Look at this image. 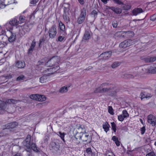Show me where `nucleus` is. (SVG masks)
Segmentation results:
<instances>
[{
  "instance_id": "f257e3e1",
  "label": "nucleus",
  "mask_w": 156,
  "mask_h": 156,
  "mask_svg": "<svg viewBox=\"0 0 156 156\" xmlns=\"http://www.w3.org/2000/svg\"><path fill=\"white\" fill-rule=\"evenodd\" d=\"M31 136L28 135L25 140L23 142V148L27 152L31 153L32 150L34 152H39V148L37 147L36 144L34 143L31 144Z\"/></svg>"
},
{
  "instance_id": "f03ea898",
  "label": "nucleus",
  "mask_w": 156,
  "mask_h": 156,
  "mask_svg": "<svg viewBox=\"0 0 156 156\" xmlns=\"http://www.w3.org/2000/svg\"><path fill=\"white\" fill-rule=\"evenodd\" d=\"M78 129L80 131L83 130L84 132H81L77 134V137L79 138L80 140H82L83 142H87L90 143V140L88 141L89 138H90V136H89L88 134L85 131V129L84 127H82L81 126H80L78 128Z\"/></svg>"
},
{
  "instance_id": "7ed1b4c3",
  "label": "nucleus",
  "mask_w": 156,
  "mask_h": 156,
  "mask_svg": "<svg viewBox=\"0 0 156 156\" xmlns=\"http://www.w3.org/2000/svg\"><path fill=\"white\" fill-rule=\"evenodd\" d=\"M18 102V101L13 99L7 100L5 102L0 101V110H5L6 107V103L9 104H15Z\"/></svg>"
},
{
  "instance_id": "20e7f679",
  "label": "nucleus",
  "mask_w": 156,
  "mask_h": 156,
  "mask_svg": "<svg viewBox=\"0 0 156 156\" xmlns=\"http://www.w3.org/2000/svg\"><path fill=\"white\" fill-rule=\"evenodd\" d=\"M48 34L49 38L53 39L54 38L57 34V27L55 25H52L49 29Z\"/></svg>"
},
{
  "instance_id": "39448f33",
  "label": "nucleus",
  "mask_w": 156,
  "mask_h": 156,
  "mask_svg": "<svg viewBox=\"0 0 156 156\" xmlns=\"http://www.w3.org/2000/svg\"><path fill=\"white\" fill-rule=\"evenodd\" d=\"M134 44L135 41L134 40L131 39L126 40L121 43L119 44V47L122 48H126Z\"/></svg>"
},
{
  "instance_id": "423d86ee",
  "label": "nucleus",
  "mask_w": 156,
  "mask_h": 156,
  "mask_svg": "<svg viewBox=\"0 0 156 156\" xmlns=\"http://www.w3.org/2000/svg\"><path fill=\"white\" fill-rule=\"evenodd\" d=\"M86 14V10L85 8H83L81 10L79 17H78L77 23L79 24H81L84 21Z\"/></svg>"
},
{
  "instance_id": "0eeeda50",
  "label": "nucleus",
  "mask_w": 156,
  "mask_h": 156,
  "mask_svg": "<svg viewBox=\"0 0 156 156\" xmlns=\"http://www.w3.org/2000/svg\"><path fill=\"white\" fill-rule=\"evenodd\" d=\"M0 8H4L6 6L14 3V0H0Z\"/></svg>"
},
{
  "instance_id": "6e6552de",
  "label": "nucleus",
  "mask_w": 156,
  "mask_h": 156,
  "mask_svg": "<svg viewBox=\"0 0 156 156\" xmlns=\"http://www.w3.org/2000/svg\"><path fill=\"white\" fill-rule=\"evenodd\" d=\"M147 121L153 126H155L156 124V117L152 115H150L147 116Z\"/></svg>"
},
{
  "instance_id": "1a4fd4ad",
  "label": "nucleus",
  "mask_w": 156,
  "mask_h": 156,
  "mask_svg": "<svg viewBox=\"0 0 156 156\" xmlns=\"http://www.w3.org/2000/svg\"><path fill=\"white\" fill-rule=\"evenodd\" d=\"M59 68L58 66H57L53 68L47 69L44 70V73L46 74H52L58 70Z\"/></svg>"
},
{
  "instance_id": "9d476101",
  "label": "nucleus",
  "mask_w": 156,
  "mask_h": 156,
  "mask_svg": "<svg viewBox=\"0 0 156 156\" xmlns=\"http://www.w3.org/2000/svg\"><path fill=\"white\" fill-rule=\"evenodd\" d=\"M69 9L66 8L64 10V13L63 15V19L66 23L70 22V20L69 18V14L68 12Z\"/></svg>"
},
{
  "instance_id": "9b49d317",
  "label": "nucleus",
  "mask_w": 156,
  "mask_h": 156,
  "mask_svg": "<svg viewBox=\"0 0 156 156\" xmlns=\"http://www.w3.org/2000/svg\"><path fill=\"white\" fill-rule=\"evenodd\" d=\"M18 125V123L17 122H14L11 123H8L5 125V129L7 131L9 129H13L15 128Z\"/></svg>"
},
{
  "instance_id": "f8f14e48",
  "label": "nucleus",
  "mask_w": 156,
  "mask_h": 156,
  "mask_svg": "<svg viewBox=\"0 0 156 156\" xmlns=\"http://www.w3.org/2000/svg\"><path fill=\"white\" fill-rule=\"evenodd\" d=\"M142 70L143 71L145 70V72L147 73H156V67L151 66H149L147 69L144 68L142 69Z\"/></svg>"
},
{
  "instance_id": "ddd939ff",
  "label": "nucleus",
  "mask_w": 156,
  "mask_h": 156,
  "mask_svg": "<svg viewBox=\"0 0 156 156\" xmlns=\"http://www.w3.org/2000/svg\"><path fill=\"white\" fill-rule=\"evenodd\" d=\"M112 54L111 51H109L105 52L101 54L100 56V57L103 59H106L110 58Z\"/></svg>"
},
{
  "instance_id": "4468645a",
  "label": "nucleus",
  "mask_w": 156,
  "mask_h": 156,
  "mask_svg": "<svg viewBox=\"0 0 156 156\" xmlns=\"http://www.w3.org/2000/svg\"><path fill=\"white\" fill-rule=\"evenodd\" d=\"M152 96L150 94L147 93L145 91H142L140 95V97L141 100L144 98H150Z\"/></svg>"
},
{
  "instance_id": "2eb2a0df",
  "label": "nucleus",
  "mask_w": 156,
  "mask_h": 156,
  "mask_svg": "<svg viewBox=\"0 0 156 156\" xmlns=\"http://www.w3.org/2000/svg\"><path fill=\"white\" fill-rule=\"evenodd\" d=\"M125 38H128L133 37L134 36V33L132 31H124Z\"/></svg>"
},
{
  "instance_id": "dca6fc26",
  "label": "nucleus",
  "mask_w": 156,
  "mask_h": 156,
  "mask_svg": "<svg viewBox=\"0 0 156 156\" xmlns=\"http://www.w3.org/2000/svg\"><path fill=\"white\" fill-rule=\"evenodd\" d=\"M60 61V58L57 56H54L50 59V61L51 62H54L55 65L57 66L58 62Z\"/></svg>"
},
{
  "instance_id": "f3484780",
  "label": "nucleus",
  "mask_w": 156,
  "mask_h": 156,
  "mask_svg": "<svg viewBox=\"0 0 156 156\" xmlns=\"http://www.w3.org/2000/svg\"><path fill=\"white\" fill-rule=\"evenodd\" d=\"M60 61V58L57 56H54L50 59V61L51 62H54L55 65L57 66L58 62Z\"/></svg>"
},
{
  "instance_id": "a211bd4d",
  "label": "nucleus",
  "mask_w": 156,
  "mask_h": 156,
  "mask_svg": "<svg viewBox=\"0 0 156 156\" xmlns=\"http://www.w3.org/2000/svg\"><path fill=\"white\" fill-rule=\"evenodd\" d=\"M108 85V83H102L101 84L100 87L98 88H97L94 90V93H102L101 92V88L104 87H105L106 86Z\"/></svg>"
},
{
  "instance_id": "6ab92c4d",
  "label": "nucleus",
  "mask_w": 156,
  "mask_h": 156,
  "mask_svg": "<svg viewBox=\"0 0 156 156\" xmlns=\"http://www.w3.org/2000/svg\"><path fill=\"white\" fill-rule=\"evenodd\" d=\"M50 147L52 150H54L56 151H57L59 150V146L58 144H57L55 142H52L51 144Z\"/></svg>"
},
{
  "instance_id": "aec40b11",
  "label": "nucleus",
  "mask_w": 156,
  "mask_h": 156,
  "mask_svg": "<svg viewBox=\"0 0 156 156\" xmlns=\"http://www.w3.org/2000/svg\"><path fill=\"white\" fill-rule=\"evenodd\" d=\"M108 85L104 87L101 88L102 93H105L108 92L111 89V84L108 83Z\"/></svg>"
},
{
  "instance_id": "412c9836",
  "label": "nucleus",
  "mask_w": 156,
  "mask_h": 156,
  "mask_svg": "<svg viewBox=\"0 0 156 156\" xmlns=\"http://www.w3.org/2000/svg\"><path fill=\"white\" fill-rule=\"evenodd\" d=\"M58 28L61 31L65 33L66 31L65 26L61 21H58Z\"/></svg>"
},
{
  "instance_id": "4be33fe9",
  "label": "nucleus",
  "mask_w": 156,
  "mask_h": 156,
  "mask_svg": "<svg viewBox=\"0 0 156 156\" xmlns=\"http://www.w3.org/2000/svg\"><path fill=\"white\" fill-rule=\"evenodd\" d=\"M25 66V63L20 61H17L16 64V66L19 68H24Z\"/></svg>"
},
{
  "instance_id": "5701e85b",
  "label": "nucleus",
  "mask_w": 156,
  "mask_h": 156,
  "mask_svg": "<svg viewBox=\"0 0 156 156\" xmlns=\"http://www.w3.org/2000/svg\"><path fill=\"white\" fill-rule=\"evenodd\" d=\"M49 78L48 76H43L40 78V82L43 83L48 81L49 80Z\"/></svg>"
},
{
  "instance_id": "b1692460",
  "label": "nucleus",
  "mask_w": 156,
  "mask_h": 156,
  "mask_svg": "<svg viewBox=\"0 0 156 156\" xmlns=\"http://www.w3.org/2000/svg\"><path fill=\"white\" fill-rule=\"evenodd\" d=\"M143 12L142 9L140 8L135 9L133 11V13L134 15L136 16Z\"/></svg>"
},
{
  "instance_id": "393cba45",
  "label": "nucleus",
  "mask_w": 156,
  "mask_h": 156,
  "mask_svg": "<svg viewBox=\"0 0 156 156\" xmlns=\"http://www.w3.org/2000/svg\"><path fill=\"white\" fill-rule=\"evenodd\" d=\"M156 60V56L154 57H148L144 59V61L147 62H152Z\"/></svg>"
},
{
  "instance_id": "a878e982",
  "label": "nucleus",
  "mask_w": 156,
  "mask_h": 156,
  "mask_svg": "<svg viewBox=\"0 0 156 156\" xmlns=\"http://www.w3.org/2000/svg\"><path fill=\"white\" fill-rule=\"evenodd\" d=\"M19 22L18 21L16 18L12 19L9 22V24L12 26H16L18 25Z\"/></svg>"
},
{
  "instance_id": "bb28decb",
  "label": "nucleus",
  "mask_w": 156,
  "mask_h": 156,
  "mask_svg": "<svg viewBox=\"0 0 156 156\" xmlns=\"http://www.w3.org/2000/svg\"><path fill=\"white\" fill-rule=\"evenodd\" d=\"M36 42L34 40H33L31 44V46L28 50L29 54H31L35 46Z\"/></svg>"
},
{
  "instance_id": "cd10ccee",
  "label": "nucleus",
  "mask_w": 156,
  "mask_h": 156,
  "mask_svg": "<svg viewBox=\"0 0 156 156\" xmlns=\"http://www.w3.org/2000/svg\"><path fill=\"white\" fill-rule=\"evenodd\" d=\"M147 152L148 153L146 154V156H155L156 154L152 149H148Z\"/></svg>"
},
{
  "instance_id": "c85d7f7f",
  "label": "nucleus",
  "mask_w": 156,
  "mask_h": 156,
  "mask_svg": "<svg viewBox=\"0 0 156 156\" xmlns=\"http://www.w3.org/2000/svg\"><path fill=\"white\" fill-rule=\"evenodd\" d=\"M26 79V77L24 75L21 74L17 77L16 80L18 82H22Z\"/></svg>"
},
{
  "instance_id": "c756f323",
  "label": "nucleus",
  "mask_w": 156,
  "mask_h": 156,
  "mask_svg": "<svg viewBox=\"0 0 156 156\" xmlns=\"http://www.w3.org/2000/svg\"><path fill=\"white\" fill-rule=\"evenodd\" d=\"M112 140L115 143L117 147L119 146L120 145V142L118 140L117 137L115 136H113L112 137Z\"/></svg>"
},
{
  "instance_id": "7c9ffc66",
  "label": "nucleus",
  "mask_w": 156,
  "mask_h": 156,
  "mask_svg": "<svg viewBox=\"0 0 156 156\" xmlns=\"http://www.w3.org/2000/svg\"><path fill=\"white\" fill-rule=\"evenodd\" d=\"M90 33L88 31H86L83 37V39L84 40H88L90 38Z\"/></svg>"
},
{
  "instance_id": "2f4dec72",
  "label": "nucleus",
  "mask_w": 156,
  "mask_h": 156,
  "mask_svg": "<svg viewBox=\"0 0 156 156\" xmlns=\"http://www.w3.org/2000/svg\"><path fill=\"white\" fill-rule=\"evenodd\" d=\"M8 76H2L0 77V84L4 83L7 81L6 80L8 78Z\"/></svg>"
},
{
  "instance_id": "473e14b6",
  "label": "nucleus",
  "mask_w": 156,
  "mask_h": 156,
  "mask_svg": "<svg viewBox=\"0 0 156 156\" xmlns=\"http://www.w3.org/2000/svg\"><path fill=\"white\" fill-rule=\"evenodd\" d=\"M110 125L107 122H105L103 125V128L105 131L107 133L109 130Z\"/></svg>"
},
{
  "instance_id": "72a5a7b5",
  "label": "nucleus",
  "mask_w": 156,
  "mask_h": 156,
  "mask_svg": "<svg viewBox=\"0 0 156 156\" xmlns=\"http://www.w3.org/2000/svg\"><path fill=\"white\" fill-rule=\"evenodd\" d=\"M112 10L117 14H120L122 12L121 9L118 8H115L113 7V8H112Z\"/></svg>"
},
{
  "instance_id": "f704fd0d",
  "label": "nucleus",
  "mask_w": 156,
  "mask_h": 156,
  "mask_svg": "<svg viewBox=\"0 0 156 156\" xmlns=\"http://www.w3.org/2000/svg\"><path fill=\"white\" fill-rule=\"evenodd\" d=\"M116 35L119 37L125 38L124 31H119L116 33Z\"/></svg>"
},
{
  "instance_id": "c9c22d12",
  "label": "nucleus",
  "mask_w": 156,
  "mask_h": 156,
  "mask_svg": "<svg viewBox=\"0 0 156 156\" xmlns=\"http://www.w3.org/2000/svg\"><path fill=\"white\" fill-rule=\"evenodd\" d=\"M16 35L15 34H12L9 38V41L10 42H13L15 40Z\"/></svg>"
},
{
  "instance_id": "e433bc0d",
  "label": "nucleus",
  "mask_w": 156,
  "mask_h": 156,
  "mask_svg": "<svg viewBox=\"0 0 156 156\" xmlns=\"http://www.w3.org/2000/svg\"><path fill=\"white\" fill-rule=\"evenodd\" d=\"M78 138H79L78 137V138L75 136L73 137L72 139V142L74 144H79L80 141L78 140Z\"/></svg>"
},
{
  "instance_id": "4c0bfd02",
  "label": "nucleus",
  "mask_w": 156,
  "mask_h": 156,
  "mask_svg": "<svg viewBox=\"0 0 156 156\" xmlns=\"http://www.w3.org/2000/svg\"><path fill=\"white\" fill-rule=\"evenodd\" d=\"M67 87L64 86L61 87L59 90V91L61 93H64L67 92L68 91Z\"/></svg>"
},
{
  "instance_id": "58836bf2",
  "label": "nucleus",
  "mask_w": 156,
  "mask_h": 156,
  "mask_svg": "<svg viewBox=\"0 0 156 156\" xmlns=\"http://www.w3.org/2000/svg\"><path fill=\"white\" fill-rule=\"evenodd\" d=\"M39 94H33L30 96V98L32 99L38 101V96Z\"/></svg>"
},
{
  "instance_id": "ea45409f",
  "label": "nucleus",
  "mask_w": 156,
  "mask_h": 156,
  "mask_svg": "<svg viewBox=\"0 0 156 156\" xmlns=\"http://www.w3.org/2000/svg\"><path fill=\"white\" fill-rule=\"evenodd\" d=\"M38 96L39 98L38 99V101H43L46 100V97L44 95H39Z\"/></svg>"
},
{
  "instance_id": "a19ab883",
  "label": "nucleus",
  "mask_w": 156,
  "mask_h": 156,
  "mask_svg": "<svg viewBox=\"0 0 156 156\" xmlns=\"http://www.w3.org/2000/svg\"><path fill=\"white\" fill-rule=\"evenodd\" d=\"M131 8V5H124L122 7L124 10H128Z\"/></svg>"
},
{
  "instance_id": "79ce46f5",
  "label": "nucleus",
  "mask_w": 156,
  "mask_h": 156,
  "mask_svg": "<svg viewBox=\"0 0 156 156\" xmlns=\"http://www.w3.org/2000/svg\"><path fill=\"white\" fill-rule=\"evenodd\" d=\"M120 63L118 62H114L111 65V67L112 68H115L120 65Z\"/></svg>"
},
{
  "instance_id": "37998d69",
  "label": "nucleus",
  "mask_w": 156,
  "mask_h": 156,
  "mask_svg": "<svg viewBox=\"0 0 156 156\" xmlns=\"http://www.w3.org/2000/svg\"><path fill=\"white\" fill-rule=\"evenodd\" d=\"M123 116L125 118H127L129 116V114L128 113L126 110H124L122 112Z\"/></svg>"
},
{
  "instance_id": "c03bdc74",
  "label": "nucleus",
  "mask_w": 156,
  "mask_h": 156,
  "mask_svg": "<svg viewBox=\"0 0 156 156\" xmlns=\"http://www.w3.org/2000/svg\"><path fill=\"white\" fill-rule=\"evenodd\" d=\"M91 14L92 17L96 18L97 17L98 13L96 10H94L92 11Z\"/></svg>"
},
{
  "instance_id": "a18cd8bd",
  "label": "nucleus",
  "mask_w": 156,
  "mask_h": 156,
  "mask_svg": "<svg viewBox=\"0 0 156 156\" xmlns=\"http://www.w3.org/2000/svg\"><path fill=\"white\" fill-rule=\"evenodd\" d=\"M59 136H60L62 140L64 142L65 140L64 139V137L66 134L64 133H61V132H58Z\"/></svg>"
},
{
  "instance_id": "49530a36",
  "label": "nucleus",
  "mask_w": 156,
  "mask_h": 156,
  "mask_svg": "<svg viewBox=\"0 0 156 156\" xmlns=\"http://www.w3.org/2000/svg\"><path fill=\"white\" fill-rule=\"evenodd\" d=\"M50 61V59L48 61L46 65L49 67H52L53 66H55V65L54 63V62H51Z\"/></svg>"
},
{
  "instance_id": "de8ad7c7",
  "label": "nucleus",
  "mask_w": 156,
  "mask_h": 156,
  "mask_svg": "<svg viewBox=\"0 0 156 156\" xmlns=\"http://www.w3.org/2000/svg\"><path fill=\"white\" fill-rule=\"evenodd\" d=\"M111 124L112 129L114 132H115L116 130V124L114 122H111Z\"/></svg>"
},
{
  "instance_id": "09e8293b",
  "label": "nucleus",
  "mask_w": 156,
  "mask_h": 156,
  "mask_svg": "<svg viewBox=\"0 0 156 156\" xmlns=\"http://www.w3.org/2000/svg\"><path fill=\"white\" fill-rule=\"evenodd\" d=\"M108 112L111 115H113L114 114L113 112V109L112 107L111 106L108 107Z\"/></svg>"
},
{
  "instance_id": "8fccbe9b",
  "label": "nucleus",
  "mask_w": 156,
  "mask_h": 156,
  "mask_svg": "<svg viewBox=\"0 0 156 156\" xmlns=\"http://www.w3.org/2000/svg\"><path fill=\"white\" fill-rule=\"evenodd\" d=\"M6 132H7V131L5 128L3 129L2 131L0 133V137H2L5 135L7 134L8 133H5L4 134V133Z\"/></svg>"
},
{
  "instance_id": "3c124183",
  "label": "nucleus",
  "mask_w": 156,
  "mask_h": 156,
  "mask_svg": "<svg viewBox=\"0 0 156 156\" xmlns=\"http://www.w3.org/2000/svg\"><path fill=\"white\" fill-rule=\"evenodd\" d=\"M124 118H125L124 117V116L122 115H118V119L119 121L121 122L123 121Z\"/></svg>"
},
{
  "instance_id": "603ef678",
  "label": "nucleus",
  "mask_w": 156,
  "mask_h": 156,
  "mask_svg": "<svg viewBox=\"0 0 156 156\" xmlns=\"http://www.w3.org/2000/svg\"><path fill=\"white\" fill-rule=\"evenodd\" d=\"M115 3L119 5H123V3L121 1L122 0H113Z\"/></svg>"
},
{
  "instance_id": "864d4df0",
  "label": "nucleus",
  "mask_w": 156,
  "mask_h": 156,
  "mask_svg": "<svg viewBox=\"0 0 156 156\" xmlns=\"http://www.w3.org/2000/svg\"><path fill=\"white\" fill-rule=\"evenodd\" d=\"M86 152L88 154H90L92 153V151L90 148H87L86 150Z\"/></svg>"
},
{
  "instance_id": "5fc2aeb1",
  "label": "nucleus",
  "mask_w": 156,
  "mask_h": 156,
  "mask_svg": "<svg viewBox=\"0 0 156 156\" xmlns=\"http://www.w3.org/2000/svg\"><path fill=\"white\" fill-rule=\"evenodd\" d=\"M140 131L141 132V134L143 135L144 134L145 132L146 129L145 126H143L142 127L140 128Z\"/></svg>"
},
{
  "instance_id": "6e6d98bb",
  "label": "nucleus",
  "mask_w": 156,
  "mask_h": 156,
  "mask_svg": "<svg viewBox=\"0 0 156 156\" xmlns=\"http://www.w3.org/2000/svg\"><path fill=\"white\" fill-rule=\"evenodd\" d=\"M25 17L23 16H20L19 18V20L20 23H23L25 20Z\"/></svg>"
},
{
  "instance_id": "4d7b16f0",
  "label": "nucleus",
  "mask_w": 156,
  "mask_h": 156,
  "mask_svg": "<svg viewBox=\"0 0 156 156\" xmlns=\"http://www.w3.org/2000/svg\"><path fill=\"white\" fill-rule=\"evenodd\" d=\"M156 19V14H154L152 15L150 17L151 20L154 21Z\"/></svg>"
},
{
  "instance_id": "13d9d810",
  "label": "nucleus",
  "mask_w": 156,
  "mask_h": 156,
  "mask_svg": "<svg viewBox=\"0 0 156 156\" xmlns=\"http://www.w3.org/2000/svg\"><path fill=\"white\" fill-rule=\"evenodd\" d=\"M136 75V74H133V75L131 74H128L127 75V76L130 78H133L134 77V76H135Z\"/></svg>"
},
{
  "instance_id": "bf43d9fd",
  "label": "nucleus",
  "mask_w": 156,
  "mask_h": 156,
  "mask_svg": "<svg viewBox=\"0 0 156 156\" xmlns=\"http://www.w3.org/2000/svg\"><path fill=\"white\" fill-rule=\"evenodd\" d=\"M64 37L62 36H59L58 38V41L61 42L63 40H64Z\"/></svg>"
},
{
  "instance_id": "052dcab7",
  "label": "nucleus",
  "mask_w": 156,
  "mask_h": 156,
  "mask_svg": "<svg viewBox=\"0 0 156 156\" xmlns=\"http://www.w3.org/2000/svg\"><path fill=\"white\" fill-rule=\"evenodd\" d=\"M44 41V38L43 37H41L40 40H39V45H40L41 44V43Z\"/></svg>"
},
{
  "instance_id": "680f3d73",
  "label": "nucleus",
  "mask_w": 156,
  "mask_h": 156,
  "mask_svg": "<svg viewBox=\"0 0 156 156\" xmlns=\"http://www.w3.org/2000/svg\"><path fill=\"white\" fill-rule=\"evenodd\" d=\"M30 0V3L31 4H36L37 1V0Z\"/></svg>"
},
{
  "instance_id": "e2e57ef3",
  "label": "nucleus",
  "mask_w": 156,
  "mask_h": 156,
  "mask_svg": "<svg viewBox=\"0 0 156 156\" xmlns=\"http://www.w3.org/2000/svg\"><path fill=\"white\" fill-rule=\"evenodd\" d=\"M38 11V10L36 9L31 14V16H33L34 18H35L34 15L35 14H36L37 12Z\"/></svg>"
},
{
  "instance_id": "0e129e2a",
  "label": "nucleus",
  "mask_w": 156,
  "mask_h": 156,
  "mask_svg": "<svg viewBox=\"0 0 156 156\" xmlns=\"http://www.w3.org/2000/svg\"><path fill=\"white\" fill-rule=\"evenodd\" d=\"M112 25L113 27L116 28L117 27V24L116 22H113Z\"/></svg>"
},
{
  "instance_id": "69168bd1",
  "label": "nucleus",
  "mask_w": 156,
  "mask_h": 156,
  "mask_svg": "<svg viewBox=\"0 0 156 156\" xmlns=\"http://www.w3.org/2000/svg\"><path fill=\"white\" fill-rule=\"evenodd\" d=\"M78 2L81 5H83L84 4L83 0H78Z\"/></svg>"
},
{
  "instance_id": "338daca9",
  "label": "nucleus",
  "mask_w": 156,
  "mask_h": 156,
  "mask_svg": "<svg viewBox=\"0 0 156 156\" xmlns=\"http://www.w3.org/2000/svg\"><path fill=\"white\" fill-rule=\"evenodd\" d=\"M109 0H101V1L104 3L105 4H106L107 3V2Z\"/></svg>"
},
{
  "instance_id": "774afa93",
  "label": "nucleus",
  "mask_w": 156,
  "mask_h": 156,
  "mask_svg": "<svg viewBox=\"0 0 156 156\" xmlns=\"http://www.w3.org/2000/svg\"><path fill=\"white\" fill-rule=\"evenodd\" d=\"M113 155L112 153H110L109 154H106V156H112Z\"/></svg>"
}]
</instances>
